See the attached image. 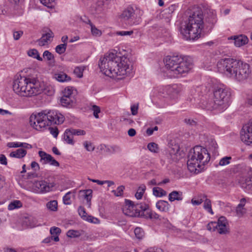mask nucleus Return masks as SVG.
<instances>
[{"mask_svg":"<svg viewBox=\"0 0 252 252\" xmlns=\"http://www.w3.org/2000/svg\"><path fill=\"white\" fill-rule=\"evenodd\" d=\"M130 64L126 57L118 56L113 53L105 54L98 62L101 72L112 78L130 74L132 70Z\"/></svg>","mask_w":252,"mask_h":252,"instance_id":"f257e3e1","label":"nucleus"},{"mask_svg":"<svg viewBox=\"0 0 252 252\" xmlns=\"http://www.w3.org/2000/svg\"><path fill=\"white\" fill-rule=\"evenodd\" d=\"M188 13V17L182 23L180 31L186 40H194L201 37L204 28L203 12L201 8L194 6Z\"/></svg>","mask_w":252,"mask_h":252,"instance_id":"f03ea898","label":"nucleus"},{"mask_svg":"<svg viewBox=\"0 0 252 252\" xmlns=\"http://www.w3.org/2000/svg\"><path fill=\"white\" fill-rule=\"evenodd\" d=\"M217 67L220 72L239 81L247 79L251 72L249 64L232 58L221 59Z\"/></svg>","mask_w":252,"mask_h":252,"instance_id":"7ed1b4c3","label":"nucleus"},{"mask_svg":"<svg viewBox=\"0 0 252 252\" xmlns=\"http://www.w3.org/2000/svg\"><path fill=\"white\" fill-rule=\"evenodd\" d=\"M64 120V116L55 111L43 110L38 113H33L30 117L31 126L37 130H42L52 125H60Z\"/></svg>","mask_w":252,"mask_h":252,"instance_id":"20e7f679","label":"nucleus"},{"mask_svg":"<svg viewBox=\"0 0 252 252\" xmlns=\"http://www.w3.org/2000/svg\"><path fill=\"white\" fill-rule=\"evenodd\" d=\"M13 90L16 94L23 97L34 96L41 92L40 82L36 78L21 75L14 80Z\"/></svg>","mask_w":252,"mask_h":252,"instance_id":"39448f33","label":"nucleus"},{"mask_svg":"<svg viewBox=\"0 0 252 252\" xmlns=\"http://www.w3.org/2000/svg\"><path fill=\"white\" fill-rule=\"evenodd\" d=\"M164 62L166 68L176 77L188 73L193 67L192 61L188 56H167Z\"/></svg>","mask_w":252,"mask_h":252,"instance_id":"423d86ee","label":"nucleus"},{"mask_svg":"<svg viewBox=\"0 0 252 252\" xmlns=\"http://www.w3.org/2000/svg\"><path fill=\"white\" fill-rule=\"evenodd\" d=\"M188 158V169L190 172L197 173L202 166L209 162L210 155L206 148L200 146H196L190 150Z\"/></svg>","mask_w":252,"mask_h":252,"instance_id":"0eeeda50","label":"nucleus"},{"mask_svg":"<svg viewBox=\"0 0 252 252\" xmlns=\"http://www.w3.org/2000/svg\"><path fill=\"white\" fill-rule=\"evenodd\" d=\"M213 94V100L211 99L206 103V108L209 110L218 109L222 111L228 105L230 92L224 87L218 86L215 88Z\"/></svg>","mask_w":252,"mask_h":252,"instance_id":"6e6552de","label":"nucleus"},{"mask_svg":"<svg viewBox=\"0 0 252 252\" xmlns=\"http://www.w3.org/2000/svg\"><path fill=\"white\" fill-rule=\"evenodd\" d=\"M148 206L146 204H136L134 205L131 200L126 199L125 205L123 208L124 214L130 217H140L144 214Z\"/></svg>","mask_w":252,"mask_h":252,"instance_id":"1a4fd4ad","label":"nucleus"},{"mask_svg":"<svg viewBox=\"0 0 252 252\" xmlns=\"http://www.w3.org/2000/svg\"><path fill=\"white\" fill-rule=\"evenodd\" d=\"M55 186L54 183H47L41 180L34 182L32 188L36 193H46L51 191Z\"/></svg>","mask_w":252,"mask_h":252,"instance_id":"9d476101","label":"nucleus"},{"mask_svg":"<svg viewBox=\"0 0 252 252\" xmlns=\"http://www.w3.org/2000/svg\"><path fill=\"white\" fill-rule=\"evenodd\" d=\"M240 136L241 140L246 144L252 143V120L243 126Z\"/></svg>","mask_w":252,"mask_h":252,"instance_id":"9b49d317","label":"nucleus"},{"mask_svg":"<svg viewBox=\"0 0 252 252\" xmlns=\"http://www.w3.org/2000/svg\"><path fill=\"white\" fill-rule=\"evenodd\" d=\"M121 19L124 21H128V23L132 24L135 18V10L131 6L127 7L124 9L121 15Z\"/></svg>","mask_w":252,"mask_h":252,"instance_id":"f8f14e48","label":"nucleus"},{"mask_svg":"<svg viewBox=\"0 0 252 252\" xmlns=\"http://www.w3.org/2000/svg\"><path fill=\"white\" fill-rule=\"evenodd\" d=\"M183 90L181 85L174 84L167 87V94L171 98L175 99L178 97Z\"/></svg>","mask_w":252,"mask_h":252,"instance_id":"ddd939ff","label":"nucleus"},{"mask_svg":"<svg viewBox=\"0 0 252 252\" xmlns=\"http://www.w3.org/2000/svg\"><path fill=\"white\" fill-rule=\"evenodd\" d=\"M93 190L91 189L81 190L79 191V195L87 200V203L89 207L91 205Z\"/></svg>","mask_w":252,"mask_h":252,"instance_id":"4468645a","label":"nucleus"},{"mask_svg":"<svg viewBox=\"0 0 252 252\" xmlns=\"http://www.w3.org/2000/svg\"><path fill=\"white\" fill-rule=\"evenodd\" d=\"M233 40L234 44L237 47H241L244 45L247 44L249 41L248 37L246 35L242 34L235 36Z\"/></svg>","mask_w":252,"mask_h":252,"instance_id":"2eb2a0df","label":"nucleus"},{"mask_svg":"<svg viewBox=\"0 0 252 252\" xmlns=\"http://www.w3.org/2000/svg\"><path fill=\"white\" fill-rule=\"evenodd\" d=\"M179 151V147L175 145L169 150L168 158L173 161H176L178 160V154Z\"/></svg>","mask_w":252,"mask_h":252,"instance_id":"dca6fc26","label":"nucleus"},{"mask_svg":"<svg viewBox=\"0 0 252 252\" xmlns=\"http://www.w3.org/2000/svg\"><path fill=\"white\" fill-rule=\"evenodd\" d=\"M54 78L60 82H68L71 80L70 76L62 71L55 73Z\"/></svg>","mask_w":252,"mask_h":252,"instance_id":"f3484780","label":"nucleus"},{"mask_svg":"<svg viewBox=\"0 0 252 252\" xmlns=\"http://www.w3.org/2000/svg\"><path fill=\"white\" fill-rule=\"evenodd\" d=\"M220 224L228 225L227 220L224 217L222 216L220 217L218 222H211L209 223L207 225V229L209 230H211L212 226V227H216Z\"/></svg>","mask_w":252,"mask_h":252,"instance_id":"a211bd4d","label":"nucleus"},{"mask_svg":"<svg viewBox=\"0 0 252 252\" xmlns=\"http://www.w3.org/2000/svg\"><path fill=\"white\" fill-rule=\"evenodd\" d=\"M23 223V224L30 227H34L37 225V220L32 216L25 217Z\"/></svg>","mask_w":252,"mask_h":252,"instance_id":"6ab92c4d","label":"nucleus"},{"mask_svg":"<svg viewBox=\"0 0 252 252\" xmlns=\"http://www.w3.org/2000/svg\"><path fill=\"white\" fill-rule=\"evenodd\" d=\"M183 199V193L181 191L174 190L169 194V200L170 202L174 201L175 200H182Z\"/></svg>","mask_w":252,"mask_h":252,"instance_id":"aec40b11","label":"nucleus"},{"mask_svg":"<svg viewBox=\"0 0 252 252\" xmlns=\"http://www.w3.org/2000/svg\"><path fill=\"white\" fill-rule=\"evenodd\" d=\"M73 135L70 132L69 129H66L63 134V140L68 144L73 145L74 141H73Z\"/></svg>","mask_w":252,"mask_h":252,"instance_id":"412c9836","label":"nucleus"},{"mask_svg":"<svg viewBox=\"0 0 252 252\" xmlns=\"http://www.w3.org/2000/svg\"><path fill=\"white\" fill-rule=\"evenodd\" d=\"M27 154V151L24 149L20 148L15 151L12 152L9 156L12 158H24Z\"/></svg>","mask_w":252,"mask_h":252,"instance_id":"4be33fe9","label":"nucleus"},{"mask_svg":"<svg viewBox=\"0 0 252 252\" xmlns=\"http://www.w3.org/2000/svg\"><path fill=\"white\" fill-rule=\"evenodd\" d=\"M38 154L41 158L40 162L42 163V164H49L52 158L51 155L41 151H39Z\"/></svg>","mask_w":252,"mask_h":252,"instance_id":"5701e85b","label":"nucleus"},{"mask_svg":"<svg viewBox=\"0 0 252 252\" xmlns=\"http://www.w3.org/2000/svg\"><path fill=\"white\" fill-rule=\"evenodd\" d=\"M168 202L164 200H159L156 203L157 208L162 212H167L169 208Z\"/></svg>","mask_w":252,"mask_h":252,"instance_id":"b1692460","label":"nucleus"},{"mask_svg":"<svg viewBox=\"0 0 252 252\" xmlns=\"http://www.w3.org/2000/svg\"><path fill=\"white\" fill-rule=\"evenodd\" d=\"M212 231H216L217 230L218 233H219L220 234H225L228 232V228L227 225L225 224H220L218 225L216 227H212Z\"/></svg>","mask_w":252,"mask_h":252,"instance_id":"393cba45","label":"nucleus"},{"mask_svg":"<svg viewBox=\"0 0 252 252\" xmlns=\"http://www.w3.org/2000/svg\"><path fill=\"white\" fill-rule=\"evenodd\" d=\"M143 212L144 214H142V216L143 215L147 219H159V216L154 211L147 210V209L146 211H143Z\"/></svg>","mask_w":252,"mask_h":252,"instance_id":"a878e982","label":"nucleus"},{"mask_svg":"<svg viewBox=\"0 0 252 252\" xmlns=\"http://www.w3.org/2000/svg\"><path fill=\"white\" fill-rule=\"evenodd\" d=\"M60 101L62 106L64 107H68L73 103L74 98L63 96L61 98Z\"/></svg>","mask_w":252,"mask_h":252,"instance_id":"bb28decb","label":"nucleus"},{"mask_svg":"<svg viewBox=\"0 0 252 252\" xmlns=\"http://www.w3.org/2000/svg\"><path fill=\"white\" fill-rule=\"evenodd\" d=\"M153 194L157 197H162L167 194L166 191L159 187H154L153 189Z\"/></svg>","mask_w":252,"mask_h":252,"instance_id":"cd10ccee","label":"nucleus"},{"mask_svg":"<svg viewBox=\"0 0 252 252\" xmlns=\"http://www.w3.org/2000/svg\"><path fill=\"white\" fill-rule=\"evenodd\" d=\"M22 206V203L20 200H15L11 202L8 206L9 210H13L15 209L20 208Z\"/></svg>","mask_w":252,"mask_h":252,"instance_id":"c85d7f7f","label":"nucleus"},{"mask_svg":"<svg viewBox=\"0 0 252 252\" xmlns=\"http://www.w3.org/2000/svg\"><path fill=\"white\" fill-rule=\"evenodd\" d=\"M28 54L29 56L37 59L38 61H42V58L40 57L38 52L36 49H33L29 50Z\"/></svg>","mask_w":252,"mask_h":252,"instance_id":"c756f323","label":"nucleus"},{"mask_svg":"<svg viewBox=\"0 0 252 252\" xmlns=\"http://www.w3.org/2000/svg\"><path fill=\"white\" fill-rule=\"evenodd\" d=\"M43 57L50 62V63H55L54 56L49 51H45L43 54Z\"/></svg>","mask_w":252,"mask_h":252,"instance_id":"7c9ffc66","label":"nucleus"},{"mask_svg":"<svg viewBox=\"0 0 252 252\" xmlns=\"http://www.w3.org/2000/svg\"><path fill=\"white\" fill-rule=\"evenodd\" d=\"M209 149L211 150L214 154H217L218 153V145L216 141L213 139H211L209 141Z\"/></svg>","mask_w":252,"mask_h":252,"instance_id":"2f4dec72","label":"nucleus"},{"mask_svg":"<svg viewBox=\"0 0 252 252\" xmlns=\"http://www.w3.org/2000/svg\"><path fill=\"white\" fill-rule=\"evenodd\" d=\"M66 235L70 238H77L81 235V233L78 230H69L67 232Z\"/></svg>","mask_w":252,"mask_h":252,"instance_id":"473e14b6","label":"nucleus"},{"mask_svg":"<svg viewBox=\"0 0 252 252\" xmlns=\"http://www.w3.org/2000/svg\"><path fill=\"white\" fill-rule=\"evenodd\" d=\"M66 47L67 44H59L56 46L55 51L58 54L61 55L65 52Z\"/></svg>","mask_w":252,"mask_h":252,"instance_id":"72a5a7b5","label":"nucleus"},{"mask_svg":"<svg viewBox=\"0 0 252 252\" xmlns=\"http://www.w3.org/2000/svg\"><path fill=\"white\" fill-rule=\"evenodd\" d=\"M47 207L52 211H55L57 209L58 202L56 200L48 202L46 204Z\"/></svg>","mask_w":252,"mask_h":252,"instance_id":"f704fd0d","label":"nucleus"},{"mask_svg":"<svg viewBox=\"0 0 252 252\" xmlns=\"http://www.w3.org/2000/svg\"><path fill=\"white\" fill-rule=\"evenodd\" d=\"M204 208L211 214H214L213 210L212 209L211 202L210 199L206 198L205 200L204 203Z\"/></svg>","mask_w":252,"mask_h":252,"instance_id":"c9c22d12","label":"nucleus"},{"mask_svg":"<svg viewBox=\"0 0 252 252\" xmlns=\"http://www.w3.org/2000/svg\"><path fill=\"white\" fill-rule=\"evenodd\" d=\"M125 189V186L122 185L119 186L116 190H113L112 192H113L114 195L116 196H122L123 194V192Z\"/></svg>","mask_w":252,"mask_h":252,"instance_id":"e433bc0d","label":"nucleus"},{"mask_svg":"<svg viewBox=\"0 0 252 252\" xmlns=\"http://www.w3.org/2000/svg\"><path fill=\"white\" fill-rule=\"evenodd\" d=\"M72 194L71 191L67 192L63 197V202L66 205H70L71 203V196Z\"/></svg>","mask_w":252,"mask_h":252,"instance_id":"4c0bfd02","label":"nucleus"},{"mask_svg":"<svg viewBox=\"0 0 252 252\" xmlns=\"http://www.w3.org/2000/svg\"><path fill=\"white\" fill-rule=\"evenodd\" d=\"M232 159L231 157H225L221 158L220 160L219 165L220 166H225L230 163Z\"/></svg>","mask_w":252,"mask_h":252,"instance_id":"58836bf2","label":"nucleus"},{"mask_svg":"<svg viewBox=\"0 0 252 252\" xmlns=\"http://www.w3.org/2000/svg\"><path fill=\"white\" fill-rule=\"evenodd\" d=\"M147 148L149 150L153 153H158V144L154 142L149 143Z\"/></svg>","mask_w":252,"mask_h":252,"instance_id":"ea45409f","label":"nucleus"},{"mask_svg":"<svg viewBox=\"0 0 252 252\" xmlns=\"http://www.w3.org/2000/svg\"><path fill=\"white\" fill-rule=\"evenodd\" d=\"M134 233L136 237L139 239H142L144 235V232L142 228L136 227L134 230Z\"/></svg>","mask_w":252,"mask_h":252,"instance_id":"a19ab883","label":"nucleus"},{"mask_svg":"<svg viewBox=\"0 0 252 252\" xmlns=\"http://www.w3.org/2000/svg\"><path fill=\"white\" fill-rule=\"evenodd\" d=\"M83 145L85 149L89 152H92L95 149L94 146L90 142L87 141H85Z\"/></svg>","mask_w":252,"mask_h":252,"instance_id":"79ce46f5","label":"nucleus"},{"mask_svg":"<svg viewBox=\"0 0 252 252\" xmlns=\"http://www.w3.org/2000/svg\"><path fill=\"white\" fill-rule=\"evenodd\" d=\"M70 132L74 135H84L86 134V132L81 129H75L73 128H69Z\"/></svg>","mask_w":252,"mask_h":252,"instance_id":"37998d69","label":"nucleus"},{"mask_svg":"<svg viewBox=\"0 0 252 252\" xmlns=\"http://www.w3.org/2000/svg\"><path fill=\"white\" fill-rule=\"evenodd\" d=\"M84 69L82 67H76L74 70V73L78 78H81L83 76V72Z\"/></svg>","mask_w":252,"mask_h":252,"instance_id":"c03bdc74","label":"nucleus"},{"mask_svg":"<svg viewBox=\"0 0 252 252\" xmlns=\"http://www.w3.org/2000/svg\"><path fill=\"white\" fill-rule=\"evenodd\" d=\"M91 110L93 111L94 117L95 118L98 119L99 118L98 113L100 112V108L98 106L94 105L92 106Z\"/></svg>","mask_w":252,"mask_h":252,"instance_id":"a18cd8bd","label":"nucleus"},{"mask_svg":"<svg viewBox=\"0 0 252 252\" xmlns=\"http://www.w3.org/2000/svg\"><path fill=\"white\" fill-rule=\"evenodd\" d=\"M78 213L80 217L84 220L87 219L88 217L87 216V213L86 212L85 209L83 207L80 206L78 208Z\"/></svg>","mask_w":252,"mask_h":252,"instance_id":"49530a36","label":"nucleus"},{"mask_svg":"<svg viewBox=\"0 0 252 252\" xmlns=\"http://www.w3.org/2000/svg\"><path fill=\"white\" fill-rule=\"evenodd\" d=\"M52 236L59 235L61 233V229L57 227H52L50 230Z\"/></svg>","mask_w":252,"mask_h":252,"instance_id":"de8ad7c7","label":"nucleus"},{"mask_svg":"<svg viewBox=\"0 0 252 252\" xmlns=\"http://www.w3.org/2000/svg\"><path fill=\"white\" fill-rule=\"evenodd\" d=\"M67 97H73L72 96V89L71 88H65L63 92V95Z\"/></svg>","mask_w":252,"mask_h":252,"instance_id":"09e8293b","label":"nucleus"},{"mask_svg":"<svg viewBox=\"0 0 252 252\" xmlns=\"http://www.w3.org/2000/svg\"><path fill=\"white\" fill-rule=\"evenodd\" d=\"M236 212L239 217H242L246 213L245 209L242 207H237Z\"/></svg>","mask_w":252,"mask_h":252,"instance_id":"8fccbe9b","label":"nucleus"},{"mask_svg":"<svg viewBox=\"0 0 252 252\" xmlns=\"http://www.w3.org/2000/svg\"><path fill=\"white\" fill-rule=\"evenodd\" d=\"M23 32L22 31H13V35L15 40H17L19 39L21 36L23 35Z\"/></svg>","mask_w":252,"mask_h":252,"instance_id":"3c124183","label":"nucleus"},{"mask_svg":"<svg viewBox=\"0 0 252 252\" xmlns=\"http://www.w3.org/2000/svg\"><path fill=\"white\" fill-rule=\"evenodd\" d=\"M42 36H44V39H46V41L48 42L51 38H53L54 37V33L50 30H49L48 32L43 34Z\"/></svg>","mask_w":252,"mask_h":252,"instance_id":"603ef678","label":"nucleus"},{"mask_svg":"<svg viewBox=\"0 0 252 252\" xmlns=\"http://www.w3.org/2000/svg\"><path fill=\"white\" fill-rule=\"evenodd\" d=\"M91 31L92 34L94 35H100L101 32L100 31L96 29L94 26H93L92 25H91Z\"/></svg>","mask_w":252,"mask_h":252,"instance_id":"864d4df0","label":"nucleus"},{"mask_svg":"<svg viewBox=\"0 0 252 252\" xmlns=\"http://www.w3.org/2000/svg\"><path fill=\"white\" fill-rule=\"evenodd\" d=\"M21 145V142H9L7 144V146L9 148H18Z\"/></svg>","mask_w":252,"mask_h":252,"instance_id":"5fc2aeb1","label":"nucleus"},{"mask_svg":"<svg viewBox=\"0 0 252 252\" xmlns=\"http://www.w3.org/2000/svg\"><path fill=\"white\" fill-rule=\"evenodd\" d=\"M85 220L88 221L89 222H93L94 223H96L98 222V220L97 218L92 216L88 217Z\"/></svg>","mask_w":252,"mask_h":252,"instance_id":"6e6d98bb","label":"nucleus"},{"mask_svg":"<svg viewBox=\"0 0 252 252\" xmlns=\"http://www.w3.org/2000/svg\"><path fill=\"white\" fill-rule=\"evenodd\" d=\"M185 122L191 126H194L196 125V122L194 120L190 119H185Z\"/></svg>","mask_w":252,"mask_h":252,"instance_id":"4d7b16f0","label":"nucleus"},{"mask_svg":"<svg viewBox=\"0 0 252 252\" xmlns=\"http://www.w3.org/2000/svg\"><path fill=\"white\" fill-rule=\"evenodd\" d=\"M133 33V31H121L117 32V34L121 36L131 35Z\"/></svg>","mask_w":252,"mask_h":252,"instance_id":"13d9d810","label":"nucleus"},{"mask_svg":"<svg viewBox=\"0 0 252 252\" xmlns=\"http://www.w3.org/2000/svg\"><path fill=\"white\" fill-rule=\"evenodd\" d=\"M0 163L3 165H7V158L4 155H0Z\"/></svg>","mask_w":252,"mask_h":252,"instance_id":"bf43d9fd","label":"nucleus"},{"mask_svg":"<svg viewBox=\"0 0 252 252\" xmlns=\"http://www.w3.org/2000/svg\"><path fill=\"white\" fill-rule=\"evenodd\" d=\"M50 133L54 137H57L59 134V131L57 128H50Z\"/></svg>","mask_w":252,"mask_h":252,"instance_id":"052dcab7","label":"nucleus"},{"mask_svg":"<svg viewBox=\"0 0 252 252\" xmlns=\"http://www.w3.org/2000/svg\"><path fill=\"white\" fill-rule=\"evenodd\" d=\"M31 167H32V168L34 169V170H35V171H37V170H38L39 169V165L35 161H32L31 163Z\"/></svg>","mask_w":252,"mask_h":252,"instance_id":"680f3d73","label":"nucleus"},{"mask_svg":"<svg viewBox=\"0 0 252 252\" xmlns=\"http://www.w3.org/2000/svg\"><path fill=\"white\" fill-rule=\"evenodd\" d=\"M246 188L252 190V177L250 179V180H247Z\"/></svg>","mask_w":252,"mask_h":252,"instance_id":"e2e57ef3","label":"nucleus"},{"mask_svg":"<svg viewBox=\"0 0 252 252\" xmlns=\"http://www.w3.org/2000/svg\"><path fill=\"white\" fill-rule=\"evenodd\" d=\"M246 103L250 106H252V95H248L246 99Z\"/></svg>","mask_w":252,"mask_h":252,"instance_id":"0e129e2a","label":"nucleus"},{"mask_svg":"<svg viewBox=\"0 0 252 252\" xmlns=\"http://www.w3.org/2000/svg\"><path fill=\"white\" fill-rule=\"evenodd\" d=\"M131 113L133 115H135L137 114L138 106L132 105L131 106Z\"/></svg>","mask_w":252,"mask_h":252,"instance_id":"69168bd1","label":"nucleus"},{"mask_svg":"<svg viewBox=\"0 0 252 252\" xmlns=\"http://www.w3.org/2000/svg\"><path fill=\"white\" fill-rule=\"evenodd\" d=\"M38 44L41 46H43L45 45L47 42L46 41V39H44V36H42L38 41Z\"/></svg>","mask_w":252,"mask_h":252,"instance_id":"338daca9","label":"nucleus"},{"mask_svg":"<svg viewBox=\"0 0 252 252\" xmlns=\"http://www.w3.org/2000/svg\"><path fill=\"white\" fill-rule=\"evenodd\" d=\"M49 164L51 165L59 167L60 166V163L58 161H57L56 160H55L53 157L52 158V159L49 163Z\"/></svg>","mask_w":252,"mask_h":252,"instance_id":"774afa93","label":"nucleus"}]
</instances>
